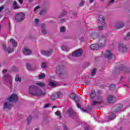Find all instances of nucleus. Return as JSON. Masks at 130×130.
<instances>
[{
    "mask_svg": "<svg viewBox=\"0 0 130 130\" xmlns=\"http://www.w3.org/2000/svg\"><path fill=\"white\" fill-rule=\"evenodd\" d=\"M44 87H45V83L38 82L35 83V85H32L29 87L28 92L32 96L43 97L46 95V92L42 91L41 88H44Z\"/></svg>",
    "mask_w": 130,
    "mask_h": 130,
    "instance_id": "obj_1",
    "label": "nucleus"
},
{
    "mask_svg": "<svg viewBox=\"0 0 130 130\" xmlns=\"http://www.w3.org/2000/svg\"><path fill=\"white\" fill-rule=\"evenodd\" d=\"M99 23L102 25L99 26V30H103L104 27L107 26L106 23H105V17L103 15H100L99 16Z\"/></svg>",
    "mask_w": 130,
    "mask_h": 130,
    "instance_id": "obj_2",
    "label": "nucleus"
},
{
    "mask_svg": "<svg viewBox=\"0 0 130 130\" xmlns=\"http://www.w3.org/2000/svg\"><path fill=\"white\" fill-rule=\"evenodd\" d=\"M107 39L104 36H101L99 39V45L100 47H104L106 44Z\"/></svg>",
    "mask_w": 130,
    "mask_h": 130,
    "instance_id": "obj_3",
    "label": "nucleus"
},
{
    "mask_svg": "<svg viewBox=\"0 0 130 130\" xmlns=\"http://www.w3.org/2000/svg\"><path fill=\"white\" fill-rule=\"evenodd\" d=\"M24 19H25V14L22 12L17 13L15 16V20L17 22H22Z\"/></svg>",
    "mask_w": 130,
    "mask_h": 130,
    "instance_id": "obj_4",
    "label": "nucleus"
},
{
    "mask_svg": "<svg viewBox=\"0 0 130 130\" xmlns=\"http://www.w3.org/2000/svg\"><path fill=\"white\" fill-rule=\"evenodd\" d=\"M103 102V96L101 95H99L96 98V100L93 101L92 103V105H97V104H100Z\"/></svg>",
    "mask_w": 130,
    "mask_h": 130,
    "instance_id": "obj_5",
    "label": "nucleus"
},
{
    "mask_svg": "<svg viewBox=\"0 0 130 130\" xmlns=\"http://www.w3.org/2000/svg\"><path fill=\"white\" fill-rule=\"evenodd\" d=\"M118 51L121 53H125L127 51V48L123 44L120 43L118 45Z\"/></svg>",
    "mask_w": 130,
    "mask_h": 130,
    "instance_id": "obj_6",
    "label": "nucleus"
},
{
    "mask_svg": "<svg viewBox=\"0 0 130 130\" xmlns=\"http://www.w3.org/2000/svg\"><path fill=\"white\" fill-rule=\"evenodd\" d=\"M7 100L10 102H17L18 101V95L13 93L7 99Z\"/></svg>",
    "mask_w": 130,
    "mask_h": 130,
    "instance_id": "obj_7",
    "label": "nucleus"
},
{
    "mask_svg": "<svg viewBox=\"0 0 130 130\" xmlns=\"http://www.w3.org/2000/svg\"><path fill=\"white\" fill-rule=\"evenodd\" d=\"M3 108L4 109H10L12 108V104H11V102H10L8 99L7 101L4 102L3 104Z\"/></svg>",
    "mask_w": 130,
    "mask_h": 130,
    "instance_id": "obj_8",
    "label": "nucleus"
},
{
    "mask_svg": "<svg viewBox=\"0 0 130 130\" xmlns=\"http://www.w3.org/2000/svg\"><path fill=\"white\" fill-rule=\"evenodd\" d=\"M124 22L119 21L115 24L114 27L116 29H121V28L124 27Z\"/></svg>",
    "mask_w": 130,
    "mask_h": 130,
    "instance_id": "obj_9",
    "label": "nucleus"
},
{
    "mask_svg": "<svg viewBox=\"0 0 130 130\" xmlns=\"http://www.w3.org/2000/svg\"><path fill=\"white\" fill-rule=\"evenodd\" d=\"M83 54V50L82 49H79L75 51L74 52L72 53V56L78 57L81 56Z\"/></svg>",
    "mask_w": 130,
    "mask_h": 130,
    "instance_id": "obj_10",
    "label": "nucleus"
},
{
    "mask_svg": "<svg viewBox=\"0 0 130 130\" xmlns=\"http://www.w3.org/2000/svg\"><path fill=\"white\" fill-rule=\"evenodd\" d=\"M104 56L106 58H111L114 56V55L111 53L110 50H107L106 52H105Z\"/></svg>",
    "mask_w": 130,
    "mask_h": 130,
    "instance_id": "obj_11",
    "label": "nucleus"
},
{
    "mask_svg": "<svg viewBox=\"0 0 130 130\" xmlns=\"http://www.w3.org/2000/svg\"><path fill=\"white\" fill-rule=\"evenodd\" d=\"M116 100V96L114 95H109L107 98L108 103H113Z\"/></svg>",
    "mask_w": 130,
    "mask_h": 130,
    "instance_id": "obj_12",
    "label": "nucleus"
},
{
    "mask_svg": "<svg viewBox=\"0 0 130 130\" xmlns=\"http://www.w3.org/2000/svg\"><path fill=\"white\" fill-rule=\"evenodd\" d=\"M63 67L61 66H57L56 68V73L57 75H62V70Z\"/></svg>",
    "mask_w": 130,
    "mask_h": 130,
    "instance_id": "obj_13",
    "label": "nucleus"
},
{
    "mask_svg": "<svg viewBox=\"0 0 130 130\" xmlns=\"http://www.w3.org/2000/svg\"><path fill=\"white\" fill-rule=\"evenodd\" d=\"M60 95H61V93L60 92H57L51 95V99L53 101L56 100V99H58V98H59Z\"/></svg>",
    "mask_w": 130,
    "mask_h": 130,
    "instance_id": "obj_14",
    "label": "nucleus"
},
{
    "mask_svg": "<svg viewBox=\"0 0 130 130\" xmlns=\"http://www.w3.org/2000/svg\"><path fill=\"white\" fill-rule=\"evenodd\" d=\"M41 53L43 55H45L46 56H49L51 55L52 53V49H50L48 51H42Z\"/></svg>",
    "mask_w": 130,
    "mask_h": 130,
    "instance_id": "obj_15",
    "label": "nucleus"
},
{
    "mask_svg": "<svg viewBox=\"0 0 130 130\" xmlns=\"http://www.w3.org/2000/svg\"><path fill=\"white\" fill-rule=\"evenodd\" d=\"M8 44H12L13 47H14L15 48H16V47L18 46L17 42H16V41L13 39H11L9 41H8Z\"/></svg>",
    "mask_w": 130,
    "mask_h": 130,
    "instance_id": "obj_16",
    "label": "nucleus"
},
{
    "mask_svg": "<svg viewBox=\"0 0 130 130\" xmlns=\"http://www.w3.org/2000/svg\"><path fill=\"white\" fill-rule=\"evenodd\" d=\"M122 108V105L118 104L116 105L113 108V110H115V112L119 111Z\"/></svg>",
    "mask_w": 130,
    "mask_h": 130,
    "instance_id": "obj_17",
    "label": "nucleus"
},
{
    "mask_svg": "<svg viewBox=\"0 0 130 130\" xmlns=\"http://www.w3.org/2000/svg\"><path fill=\"white\" fill-rule=\"evenodd\" d=\"M23 53H24V54H25V55H30V54L32 53V51H31V50L27 48H24L23 49Z\"/></svg>",
    "mask_w": 130,
    "mask_h": 130,
    "instance_id": "obj_18",
    "label": "nucleus"
},
{
    "mask_svg": "<svg viewBox=\"0 0 130 130\" xmlns=\"http://www.w3.org/2000/svg\"><path fill=\"white\" fill-rule=\"evenodd\" d=\"M3 79L4 80L7 81V82H9L11 83L12 82V78L9 74H6L4 75V76L3 77Z\"/></svg>",
    "mask_w": 130,
    "mask_h": 130,
    "instance_id": "obj_19",
    "label": "nucleus"
},
{
    "mask_svg": "<svg viewBox=\"0 0 130 130\" xmlns=\"http://www.w3.org/2000/svg\"><path fill=\"white\" fill-rule=\"evenodd\" d=\"M99 47H101L100 46H99V44L97 45L94 44L90 46V48L92 50H97V49H99Z\"/></svg>",
    "mask_w": 130,
    "mask_h": 130,
    "instance_id": "obj_20",
    "label": "nucleus"
},
{
    "mask_svg": "<svg viewBox=\"0 0 130 130\" xmlns=\"http://www.w3.org/2000/svg\"><path fill=\"white\" fill-rule=\"evenodd\" d=\"M41 33L43 34L44 35H45L46 33H47V31H46V29H45V24H42L41 25Z\"/></svg>",
    "mask_w": 130,
    "mask_h": 130,
    "instance_id": "obj_21",
    "label": "nucleus"
},
{
    "mask_svg": "<svg viewBox=\"0 0 130 130\" xmlns=\"http://www.w3.org/2000/svg\"><path fill=\"white\" fill-rule=\"evenodd\" d=\"M120 71H122V72H124L125 73H129L130 69L129 68H126L124 67H122L120 69Z\"/></svg>",
    "mask_w": 130,
    "mask_h": 130,
    "instance_id": "obj_22",
    "label": "nucleus"
},
{
    "mask_svg": "<svg viewBox=\"0 0 130 130\" xmlns=\"http://www.w3.org/2000/svg\"><path fill=\"white\" fill-rule=\"evenodd\" d=\"M61 50H62V51L67 52L70 50V48H69V47L67 46H62L61 47Z\"/></svg>",
    "mask_w": 130,
    "mask_h": 130,
    "instance_id": "obj_23",
    "label": "nucleus"
},
{
    "mask_svg": "<svg viewBox=\"0 0 130 130\" xmlns=\"http://www.w3.org/2000/svg\"><path fill=\"white\" fill-rule=\"evenodd\" d=\"M14 48H15V47H13V48H11L10 46H8L7 48V52H8V53H12L14 52Z\"/></svg>",
    "mask_w": 130,
    "mask_h": 130,
    "instance_id": "obj_24",
    "label": "nucleus"
},
{
    "mask_svg": "<svg viewBox=\"0 0 130 130\" xmlns=\"http://www.w3.org/2000/svg\"><path fill=\"white\" fill-rule=\"evenodd\" d=\"M26 67L27 70H28V71H33V70H34L32 68V66H31V64H30V63H27L26 64Z\"/></svg>",
    "mask_w": 130,
    "mask_h": 130,
    "instance_id": "obj_25",
    "label": "nucleus"
},
{
    "mask_svg": "<svg viewBox=\"0 0 130 130\" xmlns=\"http://www.w3.org/2000/svg\"><path fill=\"white\" fill-rule=\"evenodd\" d=\"M67 114L69 115L70 116H72V115H74L75 114V113L74 112V111L72 109H69L67 111Z\"/></svg>",
    "mask_w": 130,
    "mask_h": 130,
    "instance_id": "obj_26",
    "label": "nucleus"
},
{
    "mask_svg": "<svg viewBox=\"0 0 130 130\" xmlns=\"http://www.w3.org/2000/svg\"><path fill=\"white\" fill-rule=\"evenodd\" d=\"M90 96L91 99H93V98H94L95 96H96V92L94 90H91Z\"/></svg>",
    "mask_w": 130,
    "mask_h": 130,
    "instance_id": "obj_27",
    "label": "nucleus"
},
{
    "mask_svg": "<svg viewBox=\"0 0 130 130\" xmlns=\"http://www.w3.org/2000/svg\"><path fill=\"white\" fill-rule=\"evenodd\" d=\"M13 9L14 10H17V9H19V7L18 6V4H17V1H14L13 3Z\"/></svg>",
    "mask_w": 130,
    "mask_h": 130,
    "instance_id": "obj_28",
    "label": "nucleus"
},
{
    "mask_svg": "<svg viewBox=\"0 0 130 130\" xmlns=\"http://www.w3.org/2000/svg\"><path fill=\"white\" fill-rule=\"evenodd\" d=\"M55 115H56L57 116H58V118L61 119V115L60 114V111H57L55 113Z\"/></svg>",
    "mask_w": 130,
    "mask_h": 130,
    "instance_id": "obj_29",
    "label": "nucleus"
},
{
    "mask_svg": "<svg viewBox=\"0 0 130 130\" xmlns=\"http://www.w3.org/2000/svg\"><path fill=\"white\" fill-rule=\"evenodd\" d=\"M97 72V69L96 68H93L91 71V76H94L96 75V72Z\"/></svg>",
    "mask_w": 130,
    "mask_h": 130,
    "instance_id": "obj_30",
    "label": "nucleus"
},
{
    "mask_svg": "<svg viewBox=\"0 0 130 130\" xmlns=\"http://www.w3.org/2000/svg\"><path fill=\"white\" fill-rule=\"evenodd\" d=\"M15 81L16 82H21V81H22V79L20 78L19 75H16L15 77Z\"/></svg>",
    "mask_w": 130,
    "mask_h": 130,
    "instance_id": "obj_31",
    "label": "nucleus"
},
{
    "mask_svg": "<svg viewBox=\"0 0 130 130\" xmlns=\"http://www.w3.org/2000/svg\"><path fill=\"white\" fill-rule=\"evenodd\" d=\"M47 66V62H43L41 65L42 69H45Z\"/></svg>",
    "mask_w": 130,
    "mask_h": 130,
    "instance_id": "obj_32",
    "label": "nucleus"
},
{
    "mask_svg": "<svg viewBox=\"0 0 130 130\" xmlns=\"http://www.w3.org/2000/svg\"><path fill=\"white\" fill-rule=\"evenodd\" d=\"M70 97L71 98V99L74 100H75V98H76V94H75V93H72L70 95Z\"/></svg>",
    "mask_w": 130,
    "mask_h": 130,
    "instance_id": "obj_33",
    "label": "nucleus"
},
{
    "mask_svg": "<svg viewBox=\"0 0 130 130\" xmlns=\"http://www.w3.org/2000/svg\"><path fill=\"white\" fill-rule=\"evenodd\" d=\"M49 85L50 86V87H54L56 86V84L54 83V82H50L49 83Z\"/></svg>",
    "mask_w": 130,
    "mask_h": 130,
    "instance_id": "obj_34",
    "label": "nucleus"
},
{
    "mask_svg": "<svg viewBox=\"0 0 130 130\" xmlns=\"http://www.w3.org/2000/svg\"><path fill=\"white\" fill-rule=\"evenodd\" d=\"M31 120H32V117L29 116L27 118V123L28 124H30L31 123Z\"/></svg>",
    "mask_w": 130,
    "mask_h": 130,
    "instance_id": "obj_35",
    "label": "nucleus"
},
{
    "mask_svg": "<svg viewBox=\"0 0 130 130\" xmlns=\"http://www.w3.org/2000/svg\"><path fill=\"white\" fill-rule=\"evenodd\" d=\"M2 49H3V50H4V51H7L8 49H7V46L6 45V44H2Z\"/></svg>",
    "mask_w": 130,
    "mask_h": 130,
    "instance_id": "obj_36",
    "label": "nucleus"
},
{
    "mask_svg": "<svg viewBox=\"0 0 130 130\" xmlns=\"http://www.w3.org/2000/svg\"><path fill=\"white\" fill-rule=\"evenodd\" d=\"M45 77V75H44V74L41 73L39 75V78L40 79H44V77Z\"/></svg>",
    "mask_w": 130,
    "mask_h": 130,
    "instance_id": "obj_37",
    "label": "nucleus"
},
{
    "mask_svg": "<svg viewBox=\"0 0 130 130\" xmlns=\"http://www.w3.org/2000/svg\"><path fill=\"white\" fill-rule=\"evenodd\" d=\"M84 5H85V0H82L80 3L79 4V6L80 7H83Z\"/></svg>",
    "mask_w": 130,
    "mask_h": 130,
    "instance_id": "obj_38",
    "label": "nucleus"
},
{
    "mask_svg": "<svg viewBox=\"0 0 130 130\" xmlns=\"http://www.w3.org/2000/svg\"><path fill=\"white\" fill-rule=\"evenodd\" d=\"M64 31H66V27L61 26V27H60V32H64Z\"/></svg>",
    "mask_w": 130,
    "mask_h": 130,
    "instance_id": "obj_39",
    "label": "nucleus"
},
{
    "mask_svg": "<svg viewBox=\"0 0 130 130\" xmlns=\"http://www.w3.org/2000/svg\"><path fill=\"white\" fill-rule=\"evenodd\" d=\"M116 117V116H115V115L111 114L109 117V119L112 120V119H114V118H115Z\"/></svg>",
    "mask_w": 130,
    "mask_h": 130,
    "instance_id": "obj_40",
    "label": "nucleus"
},
{
    "mask_svg": "<svg viewBox=\"0 0 130 130\" xmlns=\"http://www.w3.org/2000/svg\"><path fill=\"white\" fill-rule=\"evenodd\" d=\"M125 40H128L130 39V31L127 34L126 37L125 38Z\"/></svg>",
    "mask_w": 130,
    "mask_h": 130,
    "instance_id": "obj_41",
    "label": "nucleus"
},
{
    "mask_svg": "<svg viewBox=\"0 0 130 130\" xmlns=\"http://www.w3.org/2000/svg\"><path fill=\"white\" fill-rule=\"evenodd\" d=\"M109 88L111 90H114V89H115V85H114V84H111V85H110Z\"/></svg>",
    "mask_w": 130,
    "mask_h": 130,
    "instance_id": "obj_42",
    "label": "nucleus"
},
{
    "mask_svg": "<svg viewBox=\"0 0 130 130\" xmlns=\"http://www.w3.org/2000/svg\"><path fill=\"white\" fill-rule=\"evenodd\" d=\"M46 13V9L43 10L41 11V15H43V14H45Z\"/></svg>",
    "mask_w": 130,
    "mask_h": 130,
    "instance_id": "obj_43",
    "label": "nucleus"
},
{
    "mask_svg": "<svg viewBox=\"0 0 130 130\" xmlns=\"http://www.w3.org/2000/svg\"><path fill=\"white\" fill-rule=\"evenodd\" d=\"M39 8H40V5H38L37 7H36L34 9V12H36V11H37V10H38V9H39Z\"/></svg>",
    "mask_w": 130,
    "mask_h": 130,
    "instance_id": "obj_44",
    "label": "nucleus"
},
{
    "mask_svg": "<svg viewBox=\"0 0 130 130\" xmlns=\"http://www.w3.org/2000/svg\"><path fill=\"white\" fill-rule=\"evenodd\" d=\"M39 22V20L38 19H36L35 21V24L36 25H38V23Z\"/></svg>",
    "mask_w": 130,
    "mask_h": 130,
    "instance_id": "obj_45",
    "label": "nucleus"
},
{
    "mask_svg": "<svg viewBox=\"0 0 130 130\" xmlns=\"http://www.w3.org/2000/svg\"><path fill=\"white\" fill-rule=\"evenodd\" d=\"M4 9H5L4 6H2L0 7V13H1L2 11H3V10H4Z\"/></svg>",
    "mask_w": 130,
    "mask_h": 130,
    "instance_id": "obj_46",
    "label": "nucleus"
},
{
    "mask_svg": "<svg viewBox=\"0 0 130 130\" xmlns=\"http://www.w3.org/2000/svg\"><path fill=\"white\" fill-rule=\"evenodd\" d=\"M85 84H86V85H90V84H91V82H90L89 80H87L85 82Z\"/></svg>",
    "mask_w": 130,
    "mask_h": 130,
    "instance_id": "obj_47",
    "label": "nucleus"
},
{
    "mask_svg": "<svg viewBox=\"0 0 130 130\" xmlns=\"http://www.w3.org/2000/svg\"><path fill=\"white\" fill-rule=\"evenodd\" d=\"M115 0H111L110 2H109V4L110 5H111V4H113L114 3V1Z\"/></svg>",
    "mask_w": 130,
    "mask_h": 130,
    "instance_id": "obj_48",
    "label": "nucleus"
},
{
    "mask_svg": "<svg viewBox=\"0 0 130 130\" xmlns=\"http://www.w3.org/2000/svg\"><path fill=\"white\" fill-rule=\"evenodd\" d=\"M49 107V104H46V105H45L44 106V108H47V107Z\"/></svg>",
    "mask_w": 130,
    "mask_h": 130,
    "instance_id": "obj_49",
    "label": "nucleus"
},
{
    "mask_svg": "<svg viewBox=\"0 0 130 130\" xmlns=\"http://www.w3.org/2000/svg\"><path fill=\"white\" fill-rule=\"evenodd\" d=\"M67 11H63V13H62V15L63 16V15H67Z\"/></svg>",
    "mask_w": 130,
    "mask_h": 130,
    "instance_id": "obj_50",
    "label": "nucleus"
},
{
    "mask_svg": "<svg viewBox=\"0 0 130 130\" xmlns=\"http://www.w3.org/2000/svg\"><path fill=\"white\" fill-rule=\"evenodd\" d=\"M77 106L78 108H81V105L78 103L77 104Z\"/></svg>",
    "mask_w": 130,
    "mask_h": 130,
    "instance_id": "obj_51",
    "label": "nucleus"
},
{
    "mask_svg": "<svg viewBox=\"0 0 130 130\" xmlns=\"http://www.w3.org/2000/svg\"><path fill=\"white\" fill-rule=\"evenodd\" d=\"M18 2L20 3V4H23V0H18Z\"/></svg>",
    "mask_w": 130,
    "mask_h": 130,
    "instance_id": "obj_52",
    "label": "nucleus"
},
{
    "mask_svg": "<svg viewBox=\"0 0 130 130\" xmlns=\"http://www.w3.org/2000/svg\"><path fill=\"white\" fill-rule=\"evenodd\" d=\"M63 22H64V19H61L60 21V23H63Z\"/></svg>",
    "mask_w": 130,
    "mask_h": 130,
    "instance_id": "obj_53",
    "label": "nucleus"
},
{
    "mask_svg": "<svg viewBox=\"0 0 130 130\" xmlns=\"http://www.w3.org/2000/svg\"><path fill=\"white\" fill-rule=\"evenodd\" d=\"M2 72L3 73H7V70L4 69Z\"/></svg>",
    "mask_w": 130,
    "mask_h": 130,
    "instance_id": "obj_54",
    "label": "nucleus"
},
{
    "mask_svg": "<svg viewBox=\"0 0 130 130\" xmlns=\"http://www.w3.org/2000/svg\"><path fill=\"white\" fill-rule=\"evenodd\" d=\"M81 111H82V112H86V110H84V109H81Z\"/></svg>",
    "mask_w": 130,
    "mask_h": 130,
    "instance_id": "obj_55",
    "label": "nucleus"
},
{
    "mask_svg": "<svg viewBox=\"0 0 130 130\" xmlns=\"http://www.w3.org/2000/svg\"><path fill=\"white\" fill-rule=\"evenodd\" d=\"M94 2V0H89L90 4H92Z\"/></svg>",
    "mask_w": 130,
    "mask_h": 130,
    "instance_id": "obj_56",
    "label": "nucleus"
},
{
    "mask_svg": "<svg viewBox=\"0 0 130 130\" xmlns=\"http://www.w3.org/2000/svg\"><path fill=\"white\" fill-rule=\"evenodd\" d=\"M80 41H84V38H81L80 39Z\"/></svg>",
    "mask_w": 130,
    "mask_h": 130,
    "instance_id": "obj_57",
    "label": "nucleus"
},
{
    "mask_svg": "<svg viewBox=\"0 0 130 130\" xmlns=\"http://www.w3.org/2000/svg\"><path fill=\"white\" fill-rule=\"evenodd\" d=\"M52 108V109H53V108H56V106H53Z\"/></svg>",
    "mask_w": 130,
    "mask_h": 130,
    "instance_id": "obj_58",
    "label": "nucleus"
},
{
    "mask_svg": "<svg viewBox=\"0 0 130 130\" xmlns=\"http://www.w3.org/2000/svg\"><path fill=\"white\" fill-rule=\"evenodd\" d=\"M34 130H40V129L38 128H35Z\"/></svg>",
    "mask_w": 130,
    "mask_h": 130,
    "instance_id": "obj_59",
    "label": "nucleus"
},
{
    "mask_svg": "<svg viewBox=\"0 0 130 130\" xmlns=\"http://www.w3.org/2000/svg\"><path fill=\"white\" fill-rule=\"evenodd\" d=\"M85 130H89V129L88 128V127H86Z\"/></svg>",
    "mask_w": 130,
    "mask_h": 130,
    "instance_id": "obj_60",
    "label": "nucleus"
},
{
    "mask_svg": "<svg viewBox=\"0 0 130 130\" xmlns=\"http://www.w3.org/2000/svg\"><path fill=\"white\" fill-rule=\"evenodd\" d=\"M101 2H104V0H100Z\"/></svg>",
    "mask_w": 130,
    "mask_h": 130,
    "instance_id": "obj_61",
    "label": "nucleus"
},
{
    "mask_svg": "<svg viewBox=\"0 0 130 130\" xmlns=\"http://www.w3.org/2000/svg\"><path fill=\"white\" fill-rule=\"evenodd\" d=\"M29 2H32L33 0H28Z\"/></svg>",
    "mask_w": 130,
    "mask_h": 130,
    "instance_id": "obj_62",
    "label": "nucleus"
},
{
    "mask_svg": "<svg viewBox=\"0 0 130 130\" xmlns=\"http://www.w3.org/2000/svg\"><path fill=\"white\" fill-rule=\"evenodd\" d=\"M1 63H0V68H1Z\"/></svg>",
    "mask_w": 130,
    "mask_h": 130,
    "instance_id": "obj_63",
    "label": "nucleus"
}]
</instances>
